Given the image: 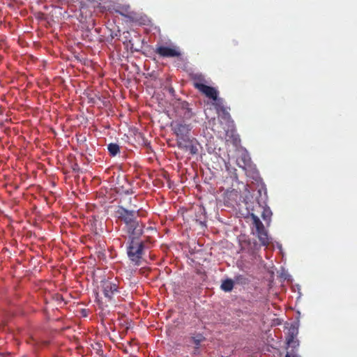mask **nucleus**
<instances>
[{
  "label": "nucleus",
  "instance_id": "obj_1",
  "mask_svg": "<svg viewBox=\"0 0 357 357\" xmlns=\"http://www.w3.org/2000/svg\"><path fill=\"white\" fill-rule=\"evenodd\" d=\"M116 217L125 224L124 229L129 236L139 237L143 234V225L137 220L139 211L128 210L119 206L116 211Z\"/></svg>",
  "mask_w": 357,
  "mask_h": 357
},
{
  "label": "nucleus",
  "instance_id": "obj_2",
  "mask_svg": "<svg viewBox=\"0 0 357 357\" xmlns=\"http://www.w3.org/2000/svg\"><path fill=\"white\" fill-rule=\"evenodd\" d=\"M139 237L129 236L130 242L127 248V254L135 265L139 266L144 255V243L138 240Z\"/></svg>",
  "mask_w": 357,
  "mask_h": 357
},
{
  "label": "nucleus",
  "instance_id": "obj_3",
  "mask_svg": "<svg viewBox=\"0 0 357 357\" xmlns=\"http://www.w3.org/2000/svg\"><path fill=\"white\" fill-rule=\"evenodd\" d=\"M170 128L176 137L177 145L180 144V142H185L190 139V132L192 128L190 123H186L183 121L176 120L171 122Z\"/></svg>",
  "mask_w": 357,
  "mask_h": 357
},
{
  "label": "nucleus",
  "instance_id": "obj_4",
  "mask_svg": "<svg viewBox=\"0 0 357 357\" xmlns=\"http://www.w3.org/2000/svg\"><path fill=\"white\" fill-rule=\"evenodd\" d=\"M155 52L162 58L180 57L181 52L176 46L156 45Z\"/></svg>",
  "mask_w": 357,
  "mask_h": 357
},
{
  "label": "nucleus",
  "instance_id": "obj_5",
  "mask_svg": "<svg viewBox=\"0 0 357 357\" xmlns=\"http://www.w3.org/2000/svg\"><path fill=\"white\" fill-rule=\"evenodd\" d=\"M102 292L105 298L112 301L114 296L119 293V285L117 282L112 280H104L101 282Z\"/></svg>",
  "mask_w": 357,
  "mask_h": 357
},
{
  "label": "nucleus",
  "instance_id": "obj_6",
  "mask_svg": "<svg viewBox=\"0 0 357 357\" xmlns=\"http://www.w3.org/2000/svg\"><path fill=\"white\" fill-rule=\"evenodd\" d=\"M251 215L253 219L254 226L256 228L257 236L261 242V244L262 245H268L269 244V239L264 225L257 215L254 214H252Z\"/></svg>",
  "mask_w": 357,
  "mask_h": 357
},
{
  "label": "nucleus",
  "instance_id": "obj_7",
  "mask_svg": "<svg viewBox=\"0 0 357 357\" xmlns=\"http://www.w3.org/2000/svg\"><path fill=\"white\" fill-rule=\"evenodd\" d=\"M193 85L195 89L199 90L201 93L204 94L210 99H216V96L218 95V91L216 89L210 86H207L200 82L195 80Z\"/></svg>",
  "mask_w": 357,
  "mask_h": 357
},
{
  "label": "nucleus",
  "instance_id": "obj_8",
  "mask_svg": "<svg viewBox=\"0 0 357 357\" xmlns=\"http://www.w3.org/2000/svg\"><path fill=\"white\" fill-rule=\"evenodd\" d=\"M176 108L180 113V115L185 119H190L195 116V113L190 107V104L185 100H179Z\"/></svg>",
  "mask_w": 357,
  "mask_h": 357
},
{
  "label": "nucleus",
  "instance_id": "obj_9",
  "mask_svg": "<svg viewBox=\"0 0 357 357\" xmlns=\"http://www.w3.org/2000/svg\"><path fill=\"white\" fill-rule=\"evenodd\" d=\"M142 43L143 40L141 36L137 32H134L133 36L127 47L130 48L131 52H140L142 48Z\"/></svg>",
  "mask_w": 357,
  "mask_h": 357
},
{
  "label": "nucleus",
  "instance_id": "obj_10",
  "mask_svg": "<svg viewBox=\"0 0 357 357\" xmlns=\"http://www.w3.org/2000/svg\"><path fill=\"white\" fill-rule=\"evenodd\" d=\"M214 101L213 105L218 114L221 113L224 117L229 118L230 116L227 108L225 105V100L222 98L216 96V99L213 100Z\"/></svg>",
  "mask_w": 357,
  "mask_h": 357
},
{
  "label": "nucleus",
  "instance_id": "obj_11",
  "mask_svg": "<svg viewBox=\"0 0 357 357\" xmlns=\"http://www.w3.org/2000/svg\"><path fill=\"white\" fill-rule=\"evenodd\" d=\"M116 12L132 22H137L139 20L137 14L131 10L129 6L121 7L119 10H116Z\"/></svg>",
  "mask_w": 357,
  "mask_h": 357
},
{
  "label": "nucleus",
  "instance_id": "obj_12",
  "mask_svg": "<svg viewBox=\"0 0 357 357\" xmlns=\"http://www.w3.org/2000/svg\"><path fill=\"white\" fill-rule=\"evenodd\" d=\"M177 146L184 151H189L192 155L196 154L198 151L197 146L192 144L190 139L186 140L185 142H180V144L177 145Z\"/></svg>",
  "mask_w": 357,
  "mask_h": 357
},
{
  "label": "nucleus",
  "instance_id": "obj_13",
  "mask_svg": "<svg viewBox=\"0 0 357 357\" xmlns=\"http://www.w3.org/2000/svg\"><path fill=\"white\" fill-rule=\"evenodd\" d=\"M237 165L242 168L243 169L245 170L246 167L250 165V158L245 153L242 154L239 158H238L237 160Z\"/></svg>",
  "mask_w": 357,
  "mask_h": 357
},
{
  "label": "nucleus",
  "instance_id": "obj_14",
  "mask_svg": "<svg viewBox=\"0 0 357 357\" xmlns=\"http://www.w3.org/2000/svg\"><path fill=\"white\" fill-rule=\"evenodd\" d=\"M191 342L195 344L196 349H199L201 343L205 341L206 337L201 333H197L190 337Z\"/></svg>",
  "mask_w": 357,
  "mask_h": 357
},
{
  "label": "nucleus",
  "instance_id": "obj_15",
  "mask_svg": "<svg viewBox=\"0 0 357 357\" xmlns=\"http://www.w3.org/2000/svg\"><path fill=\"white\" fill-rule=\"evenodd\" d=\"M234 282L231 279H226L221 284V289L225 292L231 291L234 288Z\"/></svg>",
  "mask_w": 357,
  "mask_h": 357
},
{
  "label": "nucleus",
  "instance_id": "obj_16",
  "mask_svg": "<svg viewBox=\"0 0 357 357\" xmlns=\"http://www.w3.org/2000/svg\"><path fill=\"white\" fill-rule=\"evenodd\" d=\"M298 335V330L296 328H291L289 330L288 336L286 339L287 345L292 344V342L296 340V336Z\"/></svg>",
  "mask_w": 357,
  "mask_h": 357
},
{
  "label": "nucleus",
  "instance_id": "obj_17",
  "mask_svg": "<svg viewBox=\"0 0 357 357\" xmlns=\"http://www.w3.org/2000/svg\"><path fill=\"white\" fill-rule=\"evenodd\" d=\"M107 149L112 156H115L120 151L119 146L114 143L108 144Z\"/></svg>",
  "mask_w": 357,
  "mask_h": 357
},
{
  "label": "nucleus",
  "instance_id": "obj_18",
  "mask_svg": "<svg viewBox=\"0 0 357 357\" xmlns=\"http://www.w3.org/2000/svg\"><path fill=\"white\" fill-rule=\"evenodd\" d=\"M133 35L130 31H124L123 33V43L126 47L129 44Z\"/></svg>",
  "mask_w": 357,
  "mask_h": 357
},
{
  "label": "nucleus",
  "instance_id": "obj_19",
  "mask_svg": "<svg viewBox=\"0 0 357 357\" xmlns=\"http://www.w3.org/2000/svg\"><path fill=\"white\" fill-rule=\"evenodd\" d=\"M233 281L239 284H245L248 283V279L242 275H236Z\"/></svg>",
  "mask_w": 357,
  "mask_h": 357
},
{
  "label": "nucleus",
  "instance_id": "obj_20",
  "mask_svg": "<svg viewBox=\"0 0 357 357\" xmlns=\"http://www.w3.org/2000/svg\"><path fill=\"white\" fill-rule=\"evenodd\" d=\"M27 343L29 344H31L36 347H39L44 342H42L39 341L37 338L31 336L27 340Z\"/></svg>",
  "mask_w": 357,
  "mask_h": 357
},
{
  "label": "nucleus",
  "instance_id": "obj_21",
  "mask_svg": "<svg viewBox=\"0 0 357 357\" xmlns=\"http://www.w3.org/2000/svg\"><path fill=\"white\" fill-rule=\"evenodd\" d=\"M272 215V212L269 208H264L263 209L261 217L264 220H269Z\"/></svg>",
  "mask_w": 357,
  "mask_h": 357
},
{
  "label": "nucleus",
  "instance_id": "obj_22",
  "mask_svg": "<svg viewBox=\"0 0 357 357\" xmlns=\"http://www.w3.org/2000/svg\"><path fill=\"white\" fill-rule=\"evenodd\" d=\"M298 346H299V342L297 339L294 340V342H292V344L288 345V347H291L293 349L298 348Z\"/></svg>",
  "mask_w": 357,
  "mask_h": 357
},
{
  "label": "nucleus",
  "instance_id": "obj_23",
  "mask_svg": "<svg viewBox=\"0 0 357 357\" xmlns=\"http://www.w3.org/2000/svg\"><path fill=\"white\" fill-rule=\"evenodd\" d=\"M193 355H198L199 354V349H196V347H194V350L192 351Z\"/></svg>",
  "mask_w": 357,
  "mask_h": 357
},
{
  "label": "nucleus",
  "instance_id": "obj_24",
  "mask_svg": "<svg viewBox=\"0 0 357 357\" xmlns=\"http://www.w3.org/2000/svg\"><path fill=\"white\" fill-rule=\"evenodd\" d=\"M285 357H297L294 354H291L290 352H287Z\"/></svg>",
  "mask_w": 357,
  "mask_h": 357
},
{
  "label": "nucleus",
  "instance_id": "obj_25",
  "mask_svg": "<svg viewBox=\"0 0 357 357\" xmlns=\"http://www.w3.org/2000/svg\"><path fill=\"white\" fill-rule=\"evenodd\" d=\"M168 91H169V92L172 95H174V93H175V91H174V88H172V87H169V88L168 89Z\"/></svg>",
  "mask_w": 357,
  "mask_h": 357
}]
</instances>
